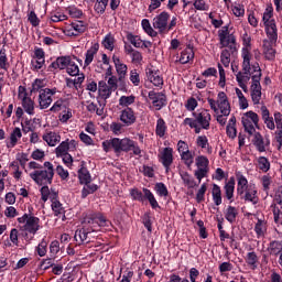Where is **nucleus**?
Listing matches in <instances>:
<instances>
[{"label": "nucleus", "mask_w": 282, "mask_h": 282, "mask_svg": "<svg viewBox=\"0 0 282 282\" xmlns=\"http://www.w3.org/2000/svg\"><path fill=\"white\" fill-rule=\"evenodd\" d=\"M115 90H112L110 87H108L107 82L105 80H100L98 83V94H99V98H101V100H107L109 98H111V94H113Z\"/></svg>", "instance_id": "72a5a7b5"}, {"label": "nucleus", "mask_w": 282, "mask_h": 282, "mask_svg": "<svg viewBox=\"0 0 282 282\" xmlns=\"http://www.w3.org/2000/svg\"><path fill=\"white\" fill-rule=\"evenodd\" d=\"M261 66H259V63H253L250 86L251 100L253 105H259L261 102Z\"/></svg>", "instance_id": "39448f33"}, {"label": "nucleus", "mask_w": 282, "mask_h": 282, "mask_svg": "<svg viewBox=\"0 0 282 282\" xmlns=\"http://www.w3.org/2000/svg\"><path fill=\"white\" fill-rule=\"evenodd\" d=\"M127 39L133 47H142V39L140 36L130 33L127 35Z\"/></svg>", "instance_id": "774afa93"}, {"label": "nucleus", "mask_w": 282, "mask_h": 282, "mask_svg": "<svg viewBox=\"0 0 282 282\" xmlns=\"http://www.w3.org/2000/svg\"><path fill=\"white\" fill-rule=\"evenodd\" d=\"M18 224H24L20 229L23 232L24 241L28 242L34 239L37 230H41V219L32 215L24 214L22 217H19Z\"/></svg>", "instance_id": "f03ea898"}, {"label": "nucleus", "mask_w": 282, "mask_h": 282, "mask_svg": "<svg viewBox=\"0 0 282 282\" xmlns=\"http://www.w3.org/2000/svg\"><path fill=\"white\" fill-rule=\"evenodd\" d=\"M45 170H36L29 174L31 180L39 186H47L54 182V165L52 162H44Z\"/></svg>", "instance_id": "20e7f679"}, {"label": "nucleus", "mask_w": 282, "mask_h": 282, "mask_svg": "<svg viewBox=\"0 0 282 282\" xmlns=\"http://www.w3.org/2000/svg\"><path fill=\"white\" fill-rule=\"evenodd\" d=\"M180 175L183 180L184 186H186L187 188H195V186H197L195 178H193V176L188 174V172H181Z\"/></svg>", "instance_id": "de8ad7c7"}, {"label": "nucleus", "mask_w": 282, "mask_h": 282, "mask_svg": "<svg viewBox=\"0 0 282 282\" xmlns=\"http://www.w3.org/2000/svg\"><path fill=\"white\" fill-rule=\"evenodd\" d=\"M101 147L106 153H109V151H115V153H118V138H113L110 140H106L101 143Z\"/></svg>", "instance_id": "c03bdc74"}, {"label": "nucleus", "mask_w": 282, "mask_h": 282, "mask_svg": "<svg viewBox=\"0 0 282 282\" xmlns=\"http://www.w3.org/2000/svg\"><path fill=\"white\" fill-rule=\"evenodd\" d=\"M107 6H109V0H96L94 6L96 14H102L107 10Z\"/></svg>", "instance_id": "603ef678"}, {"label": "nucleus", "mask_w": 282, "mask_h": 282, "mask_svg": "<svg viewBox=\"0 0 282 282\" xmlns=\"http://www.w3.org/2000/svg\"><path fill=\"white\" fill-rule=\"evenodd\" d=\"M194 118H185L183 124L194 129L195 133H202V129L208 131L210 129V111L207 109H198L193 112Z\"/></svg>", "instance_id": "f257e3e1"}, {"label": "nucleus", "mask_w": 282, "mask_h": 282, "mask_svg": "<svg viewBox=\"0 0 282 282\" xmlns=\"http://www.w3.org/2000/svg\"><path fill=\"white\" fill-rule=\"evenodd\" d=\"M220 63L224 65V67H230V51H228V48L221 51Z\"/></svg>", "instance_id": "680f3d73"}, {"label": "nucleus", "mask_w": 282, "mask_h": 282, "mask_svg": "<svg viewBox=\"0 0 282 282\" xmlns=\"http://www.w3.org/2000/svg\"><path fill=\"white\" fill-rule=\"evenodd\" d=\"M270 252L271 254H279V257L282 254V242L281 241H272L270 243Z\"/></svg>", "instance_id": "69168bd1"}, {"label": "nucleus", "mask_w": 282, "mask_h": 282, "mask_svg": "<svg viewBox=\"0 0 282 282\" xmlns=\"http://www.w3.org/2000/svg\"><path fill=\"white\" fill-rule=\"evenodd\" d=\"M18 99L20 100L22 105V109H24L28 116H34V113H36L35 111L36 104L34 102V99L30 97V94L28 93V88H25L24 86H19Z\"/></svg>", "instance_id": "6e6552de"}, {"label": "nucleus", "mask_w": 282, "mask_h": 282, "mask_svg": "<svg viewBox=\"0 0 282 282\" xmlns=\"http://www.w3.org/2000/svg\"><path fill=\"white\" fill-rule=\"evenodd\" d=\"M155 192L159 197H169V188H166V185H164V183H156Z\"/></svg>", "instance_id": "0e129e2a"}, {"label": "nucleus", "mask_w": 282, "mask_h": 282, "mask_svg": "<svg viewBox=\"0 0 282 282\" xmlns=\"http://www.w3.org/2000/svg\"><path fill=\"white\" fill-rule=\"evenodd\" d=\"M180 156L184 164L188 166V169L193 166L195 158L193 156V152H191V150H187V152H183L182 154H180Z\"/></svg>", "instance_id": "5fc2aeb1"}, {"label": "nucleus", "mask_w": 282, "mask_h": 282, "mask_svg": "<svg viewBox=\"0 0 282 282\" xmlns=\"http://www.w3.org/2000/svg\"><path fill=\"white\" fill-rule=\"evenodd\" d=\"M129 78H130V83H132L134 87H140V73H138V69L130 70Z\"/></svg>", "instance_id": "338daca9"}, {"label": "nucleus", "mask_w": 282, "mask_h": 282, "mask_svg": "<svg viewBox=\"0 0 282 282\" xmlns=\"http://www.w3.org/2000/svg\"><path fill=\"white\" fill-rule=\"evenodd\" d=\"M262 23L264 25L265 34L268 39H276L279 30L276 29V20H274V9L272 6H268L262 15Z\"/></svg>", "instance_id": "423d86ee"}, {"label": "nucleus", "mask_w": 282, "mask_h": 282, "mask_svg": "<svg viewBox=\"0 0 282 282\" xmlns=\"http://www.w3.org/2000/svg\"><path fill=\"white\" fill-rule=\"evenodd\" d=\"M116 39L111 34H107L102 41V45L106 50L113 52Z\"/></svg>", "instance_id": "13d9d810"}, {"label": "nucleus", "mask_w": 282, "mask_h": 282, "mask_svg": "<svg viewBox=\"0 0 282 282\" xmlns=\"http://www.w3.org/2000/svg\"><path fill=\"white\" fill-rule=\"evenodd\" d=\"M141 25H142L144 32H147L149 34V36H158V32H155V30H153V28L151 26V22H149V20H147V19L142 20Z\"/></svg>", "instance_id": "e2e57ef3"}, {"label": "nucleus", "mask_w": 282, "mask_h": 282, "mask_svg": "<svg viewBox=\"0 0 282 282\" xmlns=\"http://www.w3.org/2000/svg\"><path fill=\"white\" fill-rule=\"evenodd\" d=\"M253 144L260 153H264L265 147L270 144V141L268 140L265 141V139H263V135H261V133L256 132L253 138Z\"/></svg>", "instance_id": "4c0bfd02"}, {"label": "nucleus", "mask_w": 282, "mask_h": 282, "mask_svg": "<svg viewBox=\"0 0 282 282\" xmlns=\"http://www.w3.org/2000/svg\"><path fill=\"white\" fill-rule=\"evenodd\" d=\"M210 164V161L208 160V158L204 156V155H198L195 159V165L197 167V170L194 172V175L196 177V180H198V183H202V180H204V177L208 176V166Z\"/></svg>", "instance_id": "ddd939ff"}, {"label": "nucleus", "mask_w": 282, "mask_h": 282, "mask_svg": "<svg viewBox=\"0 0 282 282\" xmlns=\"http://www.w3.org/2000/svg\"><path fill=\"white\" fill-rule=\"evenodd\" d=\"M23 138V131L21 128L15 127L11 130L9 138L6 139V147L7 149H14L19 141Z\"/></svg>", "instance_id": "412c9836"}, {"label": "nucleus", "mask_w": 282, "mask_h": 282, "mask_svg": "<svg viewBox=\"0 0 282 282\" xmlns=\"http://www.w3.org/2000/svg\"><path fill=\"white\" fill-rule=\"evenodd\" d=\"M78 180L80 184H89L91 182V174L87 167H82L78 170Z\"/></svg>", "instance_id": "09e8293b"}, {"label": "nucleus", "mask_w": 282, "mask_h": 282, "mask_svg": "<svg viewBox=\"0 0 282 282\" xmlns=\"http://www.w3.org/2000/svg\"><path fill=\"white\" fill-rule=\"evenodd\" d=\"M117 153H129V151H132L133 155H142V149H140V145L138 142L124 138V139H119L117 138Z\"/></svg>", "instance_id": "9b49d317"}, {"label": "nucleus", "mask_w": 282, "mask_h": 282, "mask_svg": "<svg viewBox=\"0 0 282 282\" xmlns=\"http://www.w3.org/2000/svg\"><path fill=\"white\" fill-rule=\"evenodd\" d=\"M120 120L126 127H131V124H135V112L131 108H126L120 113Z\"/></svg>", "instance_id": "cd10ccee"}, {"label": "nucleus", "mask_w": 282, "mask_h": 282, "mask_svg": "<svg viewBox=\"0 0 282 282\" xmlns=\"http://www.w3.org/2000/svg\"><path fill=\"white\" fill-rule=\"evenodd\" d=\"M160 161L163 164L164 169L169 171L173 164V148H164L159 154Z\"/></svg>", "instance_id": "393cba45"}, {"label": "nucleus", "mask_w": 282, "mask_h": 282, "mask_svg": "<svg viewBox=\"0 0 282 282\" xmlns=\"http://www.w3.org/2000/svg\"><path fill=\"white\" fill-rule=\"evenodd\" d=\"M67 14L72 17V19H80L83 17V10L78 9L75 6H70L66 9Z\"/></svg>", "instance_id": "052dcab7"}, {"label": "nucleus", "mask_w": 282, "mask_h": 282, "mask_svg": "<svg viewBox=\"0 0 282 282\" xmlns=\"http://www.w3.org/2000/svg\"><path fill=\"white\" fill-rule=\"evenodd\" d=\"M224 215H225V219H227L229 224H235V221H237V217H239V208L232 205H229L225 209Z\"/></svg>", "instance_id": "58836bf2"}, {"label": "nucleus", "mask_w": 282, "mask_h": 282, "mask_svg": "<svg viewBox=\"0 0 282 282\" xmlns=\"http://www.w3.org/2000/svg\"><path fill=\"white\" fill-rule=\"evenodd\" d=\"M212 197L215 206H221V202H223L221 187H219V185L217 184L213 185Z\"/></svg>", "instance_id": "49530a36"}, {"label": "nucleus", "mask_w": 282, "mask_h": 282, "mask_svg": "<svg viewBox=\"0 0 282 282\" xmlns=\"http://www.w3.org/2000/svg\"><path fill=\"white\" fill-rule=\"evenodd\" d=\"M156 111L166 106V95L151 90L148 95Z\"/></svg>", "instance_id": "4be33fe9"}, {"label": "nucleus", "mask_w": 282, "mask_h": 282, "mask_svg": "<svg viewBox=\"0 0 282 282\" xmlns=\"http://www.w3.org/2000/svg\"><path fill=\"white\" fill-rule=\"evenodd\" d=\"M78 77H76L74 80H68L67 85L68 87H75V89H80L83 83H85V74H78Z\"/></svg>", "instance_id": "bf43d9fd"}, {"label": "nucleus", "mask_w": 282, "mask_h": 282, "mask_svg": "<svg viewBox=\"0 0 282 282\" xmlns=\"http://www.w3.org/2000/svg\"><path fill=\"white\" fill-rule=\"evenodd\" d=\"M130 195L132 199H135L137 202H144V199H148L151 208L154 210L160 208V204L158 203V199H155V195H153V192L149 188H143V193L138 188L131 189Z\"/></svg>", "instance_id": "9d476101"}, {"label": "nucleus", "mask_w": 282, "mask_h": 282, "mask_svg": "<svg viewBox=\"0 0 282 282\" xmlns=\"http://www.w3.org/2000/svg\"><path fill=\"white\" fill-rule=\"evenodd\" d=\"M166 122L164 121V119H158L155 128L156 135H159V138H164V135H166Z\"/></svg>", "instance_id": "3c124183"}, {"label": "nucleus", "mask_w": 282, "mask_h": 282, "mask_svg": "<svg viewBox=\"0 0 282 282\" xmlns=\"http://www.w3.org/2000/svg\"><path fill=\"white\" fill-rule=\"evenodd\" d=\"M196 144L197 147H199L200 149H206V153H208V155H210L213 153V148L210 147V144L208 143V138L206 135H199L196 139Z\"/></svg>", "instance_id": "a18cd8bd"}, {"label": "nucleus", "mask_w": 282, "mask_h": 282, "mask_svg": "<svg viewBox=\"0 0 282 282\" xmlns=\"http://www.w3.org/2000/svg\"><path fill=\"white\" fill-rule=\"evenodd\" d=\"M207 102L216 113H221L223 116H230V101H228V96L226 93L220 91L217 95V100L209 98Z\"/></svg>", "instance_id": "0eeeda50"}, {"label": "nucleus", "mask_w": 282, "mask_h": 282, "mask_svg": "<svg viewBox=\"0 0 282 282\" xmlns=\"http://www.w3.org/2000/svg\"><path fill=\"white\" fill-rule=\"evenodd\" d=\"M169 19H171V15L166 11L156 15L152 23L154 30H158L160 34H166L169 32Z\"/></svg>", "instance_id": "2eb2a0df"}, {"label": "nucleus", "mask_w": 282, "mask_h": 282, "mask_svg": "<svg viewBox=\"0 0 282 282\" xmlns=\"http://www.w3.org/2000/svg\"><path fill=\"white\" fill-rule=\"evenodd\" d=\"M257 185L249 184L247 191L243 192V195H239L241 199L245 202H249L250 204L257 205L259 204V196L257 195Z\"/></svg>", "instance_id": "5701e85b"}, {"label": "nucleus", "mask_w": 282, "mask_h": 282, "mask_svg": "<svg viewBox=\"0 0 282 282\" xmlns=\"http://www.w3.org/2000/svg\"><path fill=\"white\" fill-rule=\"evenodd\" d=\"M47 84L45 83V79L36 78L33 80L30 93L31 94H41V91L45 90V86Z\"/></svg>", "instance_id": "79ce46f5"}, {"label": "nucleus", "mask_w": 282, "mask_h": 282, "mask_svg": "<svg viewBox=\"0 0 282 282\" xmlns=\"http://www.w3.org/2000/svg\"><path fill=\"white\" fill-rule=\"evenodd\" d=\"M40 193L42 202H47V199H51L52 202L54 199L53 197H58V193L51 192L47 185H43L40 189Z\"/></svg>", "instance_id": "37998d69"}, {"label": "nucleus", "mask_w": 282, "mask_h": 282, "mask_svg": "<svg viewBox=\"0 0 282 282\" xmlns=\"http://www.w3.org/2000/svg\"><path fill=\"white\" fill-rule=\"evenodd\" d=\"M145 74H147L148 80H150V83H152L154 87H162V85H164V78L160 76V72H158L155 68L153 67L147 68Z\"/></svg>", "instance_id": "a878e982"}, {"label": "nucleus", "mask_w": 282, "mask_h": 282, "mask_svg": "<svg viewBox=\"0 0 282 282\" xmlns=\"http://www.w3.org/2000/svg\"><path fill=\"white\" fill-rule=\"evenodd\" d=\"M84 224H88L91 230L98 228V226H107V218L100 214H88L84 217Z\"/></svg>", "instance_id": "aec40b11"}, {"label": "nucleus", "mask_w": 282, "mask_h": 282, "mask_svg": "<svg viewBox=\"0 0 282 282\" xmlns=\"http://www.w3.org/2000/svg\"><path fill=\"white\" fill-rule=\"evenodd\" d=\"M245 261L250 270H257L259 268V256L254 251H250L246 254Z\"/></svg>", "instance_id": "e433bc0d"}, {"label": "nucleus", "mask_w": 282, "mask_h": 282, "mask_svg": "<svg viewBox=\"0 0 282 282\" xmlns=\"http://www.w3.org/2000/svg\"><path fill=\"white\" fill-rule=\"evenodd\" d=\"M268 230V226L264 220L258 219L256 226H254V231L258 237H263L265 235V231Z\"/></svg>", "instance_id": "864d4df0"}, {"label": "nucleus", "mask_w": 282, "mask_h": 282, "mask_svg": "<svg viewBox=\"0 0 282 282\" xmlns=\"http://www.w3.org/2000/svg\"><path fill=\"white\" fill-rule=\"evenodd\" d=\"M82 224H83V228L77 229L74 236L75 241L79 246L80 243H89V241H91V238L89 237V235H91V232H95V230H91V227L89 226V224H85V220H83Z\"/></svg>", "instance_id": "dca6fc26"}, {"label": "nucleus", "mask_w": 282, "mask_h": 282, "mask_svg": "<svg viewBox=\"0 0 282 282\" xmlns=\"http://www.w3.org/2000/svg\"><path fill=\"white\" fill-rule=\"evenodd\" d=\"M269 40L263 41V54L267 61H274L276 58V50H274V45L279 40V33L275 34V39L268 37Z\"/></svg>", "instance_id": "6ab92c4d"}, {"label": "nucleus", "mask_w": 282, "mask_h": 282, "mask_svg": "<svg viewBox=\"0 0 282 282\" xmlns=\"http://www.w3.org/2000/svg\"><path fill=\"white\" fill-rule=\"evenodd\" d=\"M261 113H262V120L270 131H274L276 129V121L273 117L270 116V110H268V107L262 106L261 107Z\"/></svg>", "instance_id": "c85d7f7f"}, {"label": "nucleus", "mask_w": 282, "mask_h": 282, "mask_svg": "<svg viewBox=\"0 0 282 282\" xmlns=\"http://www.w3.org/2000/svg\"><path fill=\"white\" fill-rule=\"evenodd\" d=\"M86 30L87 24L80 20H76L65 26L64 34L66 36H79V34H83Z\"/></svg>", "instance_id": "f3484780"}, {"label": "nucleus", "mask_w": 282, "mask_h": 282, "mask_svg": "<svg viewBox=\"0 0 282 282\" xmlns=\"http://www.w3.org/2000/svg\"><path fill=\"white\" fill-rule=\"evenodd\" d=\"M133 102H135V96L130 95V96H121L119 98V106L120 107H131V105H133Z\"/></svg>", "instance_id": "4d7b16f0"}, {"label": "nucleus", "mask_w": 282, "mask_h": 282, "mask_svg": "<svg viewBox=\"0 0 282 282\" xmlns=\"http://www.w3.org/2000/svg\"><path fill=\"white\" fill-rule=\"evenodd\" d=\"M112 62L115 63V67L119 76V80H122L123 78L127 77V72L129 67H127V64L122 63V61H120V57L116 55L112 56Z\"/></svg>", "instance_id": "c756f323"}, {"label": "nucleus", "mask_w": 282, "mask_h": 282, "mask_svg": "<svg viewBox=\"0 0 282 282\" xmlns=\"http://www.w3.org/2000/svg\"><path fill=\"white\" fill-rule=\"evenodd\" d=\"M98 50H100V45L98 43H95L89 47L85 54V67H89V64L94 63V57L98 54Z\"/></svg>", "instance_id": "c9c22d12"}, {"label": "nucleus", "mask_w": 282, "mask_h": 282, "mask_svg": "<svg viewBox=\"0 0 282 282\" xmlns=\"http://www.w3.org/2000/svg\"><path fill=\"white\" fill-rule=\"evenodd\" d=\"M225 197L228 199L229 204L235 202V177H230L224 186Z\"/></svg>", "instance_id": "2f4dec72"}, {"label": "nucleus", "mask_w": 282, "mask_h": 282, "mask_svg": "<svg viewBox=\"0 0 282 282\" xmlns=\"http://www.w3.org/2000/svg\"><path fill=\"white\" fill-rule=\"evenodd\" d=\"M70 62L72 57L69 56L57 57L56 61L48 66V69H67Z\"/></svg>", "instance_id": "473e14b6"}, {"label": "nucleus", "mask_w": 282, "mask_h": 282, "mask_svg": "<svg viewBox=\"0 0 282 282\" xmlns=\"http://www.w3.org/2000/svg\"><path fill=\"white\" fill-rule=\"evenodd\" d=\"M76 149H78V141L75 139H66L57 145L55 149V155L56 158H62L63 163L70 169L72 164H74V158H72L69 152L72 153L76 151Z\"/></svg>", "instance_id": "7ed1b4c3"}, {"label": "nucleus", "mask_w": 282, "mask_h": 282, "mask_svg": "<svg viewBox=\"0 0 282 282\" xmlns=\"http://www.w3.org/2000/svg\"><path fill=\"white\" fill-rule=\"evenodd\" d=\"M54 96H56V88H44V90H41L37 97L39 108L41 110L50 109V106L54 102Z\"/></svg>", "instance_id": "4468645a"}, {"label": "nucleus", "mask_w": 282, "mask_h": 282, "mask_svg": "<svg viewBox=\"0 0 282 282\" xmlns=\"http://www.w3.org/2000/svg\"><path fill=\"white\" fill-rule=\"evenodd\" d=\"M274 121H275V128L276 131L274 133V140L278 143V151H281L282 149V113L279 111H275L273 115Z\"/></svg>", "instance_id": "b1692460"}, {"label": "nucleus", "mask_w": 282, "mask_h": 282, "mask_svg": "<svg viewBox=\"0 0 282 282\" xmlns=\"http://www.w3.org/2000/svg\"><path fill=\"white\" fill-rule=\"evenodd\" d=\"M252 39L250 37V35H248V33H245L242 35V50H241V57L242 61H245V67H248V63L249 61H252Z\"/></svg>", "instance_id": "a211bd4d"}, {"label": "nucleus", "mask_w": 282, "mask_h": 282, "mask_svg": "<svg viewBox=\"0 0 282 282\" xmlns=\"http://www.w3.org/2000/svg\"><path fill=\"white\" fill-rule=\"evenodd\" d=\"M220 47H228L231 51L237 50V39L232 35L229 34L225 37V40H219Z\"/></svg>", "instance_id": "a19ab883"}, {"label": "nucleus", "mask_w": 282, "mask_h": 282, "mask_svg": "<svg viewBox=\"0 0 282 282\" xmlns=\"http://www.w3.org/2000/svg\"><path fill=\"white\" fill-rule=\"evenodd\" d=\"M241 122L245 131L252 135L257 131V127H259V115L254 111H248L242 115Z\"/></svg>", "instance_id": "f8f14e48"}, {"label": "nucleus", "mask_w": 282, "mask_h": 282, "mask_svg": "<svg viewBox=\"0 0 282 282\" xmlns=\"http://www.w3.org/2000/svg\"><path fill=\"white\" fill-rule=\"evenodd\" d=\"M52 202V210L56 217H65V208L63 204L58 200V197L53 196Z\"/></svg>", "instance_id": "ea45409f"}, {"label": "nucleus", "mask_w": 282, "mask_h": 282, "mask_svg": "<svg viewBox=\"0 0 282 282\" xmlns=\"http://www.w3.org/2000/svg\"><path fill=\"white\" fill-rule=\"evenodd\" d=\"M195 58V51L192 46H187L185 50L181 52V56L178 58V63L181 65H186L187 63H191Z\"/></svg>", "instance_id": "f704fd0d"}, {"label": "nucleus", "mask_w": 282, "mask_h": 282, "mask_svg": "<svg viewBox=\"0 0 282 282\" xmlns=\"http://www.w3.org/2000/svg\"><path fill=\"white\" fill-rule=\"evenodd\" d=\"M258 169L262 173H268L270 171V161L265 156L258 158Z\"/></svg>", "instance_id": "6e6d98bb"}, {"label": "nucleus", "mask_w": 282, "mask_h": 282, "mask_svg": "<svg viewBox=\"0 0 282 282\" xmlns=\"http://www.w3.org/2000/svg\"><path fill=\"white\" fill-rule=\"evenodd\" d=\"M251 61L252 59H249L246 66V59H242V72L240 70L236 74V80L243 91H248V83H250V78H252V66L254 64H252Z\"/></svg>", "instance_id": "1a4fd4ad"}, {"label": "nucleus", "mask_w": 282, "mask_h": 282, "mask_svg": "<svg viewBox=\"0 0 282 282\" xmlns=\"http://www.w3.org/2000/svg\"><path fill=\"white\" fill-rule=\"evenodd\" d=\"M237 177V195H243L246 191H248V187L250 184H248V178L241 174V172H238L236 174Z\"/></svg>", "instance_id": "7c9ffc66"}, {"label": "nucleus", "mask_w": 282, "mask_h": 282, "mask_svg": "<svg viewBox=\"0 0 282 282\" xmlns=\"http://www.w3.org/2000/svg\"><path fill=\"white\" fill-rule=\"evenodd\" d=\"M87 111H89L90 113H96L97 116H104L105 104H99V107H98L96 104L90 102L87 105Z\"/></svg>", "instance_id": "8fccbe9b"}, {"label": "nucleus", "mask_w": 282, "mask_h": 282, "mask_svg": "<svg viewBox=\"0 0 282 282\" xmlns=\"http://www.w3.org/2000/svg\"><path fill=\"white\" fill-rule=\"evenodd\" d=\"M42 140L46 142L48 147H56L61 143V133L56 131H45L42 135Z\"/></svg>", "instance_id": "bb28decb"}]
</instances>
